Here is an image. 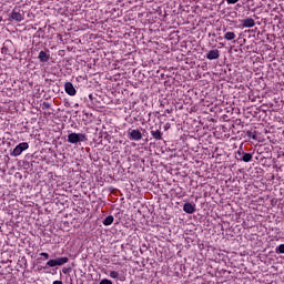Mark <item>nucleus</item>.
I'll return each mask as SVG.
<instances>
[{
    "label": "nucleus",
    "mask_w": 284,
    "mask_h": 284,
    "mask_svg": "<svg viewBox=\"0 0 284 284\" xmlns=\"http://www.w3.org/2000/svg\"><path fill=\"white\" fill-rule=\"evenodd\" d=\"M85 141H88V136H85V134L83 133H70L68 135V142L69 143H85Z\"/></svg>",
    "instance_id": "1"
},
{
    "label": "nucleus",
    "mask_w": 284,
    "mask_h": 284,
    "mask_svg": "<svg viewBox=\"0 0 284 284\" xmlns=\"http://www.w3.org/2000/svg\"><path fill=\"white\" fill-rule=\"evenodd\" d=\"M24 16H26V12L23 11V9L14 8L9 17L12 21H17L18 23H21V21H23L24 19Z\"/></svg>",
    "instance_id": "2"
},
{
    "label": "nucleus",
    "mask_w": 284,
    "mask_h": 284,
    "mask_svg": "<svg viewBox=\"0 0 284 284\" xmlns=\"http://www.w3.org/2000/svg\"><path fill=\"white\" fill-rule=\"evenodd\" d=\"M68 261H70V258H68V257H58L55 260H49L47 262V265L43 267V270H48V267H57V265H59V266L65 265V263H68Z\"/></svg>",
    "instance_id": "3"
},
{
    "label": "nucleus",
    "mask_w": 284,
    "mask_h": 284,
    "mask_svg": "<svg viewBox=\"0 0 284 284\" xmlns=\"http://www.w3.org/2000/svg\"><path fill=\"white\" fill-rule=\"evenodd\" d=\"M28 148H30L28 142H22V143L18 144L11 152V156H21V153L26 152V150H28Z\"/></svg>",
    "instance_id": "4"
},
{
    "label": "nucleus",
    "mask_w": 284,
    "mask_h": 284,
    "mask_svg": "<svg viewBox=\"0 0 284 284\" xmlns=\"http://www.w3.org/2000/svg\"><path fill=\"white\" fill-rule=\"evenodd\" d=\"M129 139L130 141H141L143 139V134L140 130L136 129H130L129 130Z\"/></svg>",
    "instance_id": "5"
},
{
    "label": "nucleus",
    "mask_w": 284,
    "mask_h": 284,
    "mask_svg": "<svg viewBox=\"0 0 284 284\" xmlns=\"http://www.w3.org/2000/svg\"><path fill=\"white\" fill-rule=\"evenodd\" d=\"M64 91L69 97H74L77 94V89H74V84H72V82L64 83Z\"/></svg>",
    "instance_id": "6"
},
{
    "label": "nucleus",
    "mask_w": 284,
    "mask_h": 284,
    "mask_svg": "<svg viewBox=\"0 0 284 284\" xmlns=\"http://www.w3.org/2000/svg\"><path fill=\"white\" fill-rule=\"evenodd\" d=\"M183 210L186 214H194L196 212V204L187 202L183 205Z\"/></svg>",
    "instance_id": "7"
},
{
    "label": "nucleus",
    "mask_w": 284,
    "mask_h": 284,
    "mask_svg": "<svg viewBox=\"0 0 284 284\" xmlns=\"http://www.w3.org/2000/svg\"><path fill=\"white\" fill-rule=\"evenodd\" d=\"M219 57H221L219 49L211 50L206 53V59H209V61H214L219 59Z\"/></svg>",
    "instance_id": "8"
},
{
    "label": "nucleus",
    "mask_w": 284,
    "mask_h": 284,
    "mask_svg": "<svg viewBox=\"0 0 284 284\" xmlns=\"http://www.w3.org/2000/svg\"><path fill=\"white\" fill-rule=\"evenodd\" d=\"M241 23L243 28H254L256 26V22L252 18L241 20Z\"/></svg>",
    "instance_id": "9"
},
{
    "label": "nucleus",
    "mask_w": 284,
    "mask_h": 284,
    "mask_svg": "<svg viewBox=\"0 0 284 284\" xmlns=\"http://www.w3.org/2000/svg\"><path fill=\"white\" fill-rule=\"evenodd\" d=\"M38 59L41 63H48L50 61V53L45 51H40Z\"/></svg>",
    "instance_id": "10"
},
{
    "label": "nucleus",
    "mask_w": 284,
    "mask_h": 284,
    "mask_svg": "<svg viewBox=\"0 0 284 284\" xmlns=\"http://www.w3.org/2000/svg\"><path fill=\"white\" fill-rule=\"evenodd\" d=\"M151 135L153 139H155V141H163V132H161V130H152Z\"/></svg>",
    "instance_id": "11"
},
{
    "label": "nucleus",
    "mask_w": 284,
    "mask_h": 284,
    "mask_svg": "<svg viewBox=\"0 0 284 284\" xmlns=\"http://www.w3.org/2000/svg\"><path fill=\"white\" fill-rule=\"evenodd\" d=\"M253 155L252 153H245V151H243V155H242V160L244 163H250V161H252Z\"/></svg>",
    "instance_id": "12"
},
{
    "label": "nucleus",
    "mask_w": 284,
    "mask_h": 284,
    "mask_svg": "<svg viewBox=\"0 0 284 284\" xmlns=\"http://www.w3.org/2000/svg\"><path fill=\"white\" fill-rule=\"evenodd\" d=\"M224 39L226 41H234V39H236V33L229 31L224 34Z\"/></svg>",
    "instance_id": "13"
},
{
    "label": "nucleus",
    "mask_w": 284,
    "mask_h": 284,
    "mask_svg": "<svg viewBox=\"0 0 284 284\" xmlns=\"http://www.w3.org/2000/svg\"><path fill=\"white\" fill-rule=\"evenodd\" d=\"M103 225H112L114 223V216L109 215L103 220Z\"/></svg>",
    "instance_id": "14"
},
{
    "label": "nucleus",
    "mask_w": 284,
    "mask_h": 284,
    "mask_svg": "<svg viewBox=\"0 0 284 284\" xmlns=\"http://www.w3.org/2000/svg\"><path fill=\"white\" fill-rule=\"evenodd\" d=\"M246 136H248V139H253V141H256V131H246Z\"/></svg>",
    "instance_id": "15"
},
{
    "label": "nucleus",
    "mask_w": 284,
    "mask_h": 284,
    "mask_svg": "<svg viewBox=\"0 0 284 284\" xmlns=\"http://www.w3.org/2000/svg\"><path fill=\"white\" fill-rule=\"evenodd\" d=\"M236 161H242L243 159V148H240L239 151L235 154Z\"/></svg>",
    "instance_id": "16"
},
{
    "label": "nucleus",
    "mask_w": 284,
    "mask_h": 284,
    "mask_svg": "<svg viewBox=\"0 0 284 284\" xmlns=\"http://www.w3.org/2000/svg\"><path fill=\"white\" fill-rule=\"evenodd\" d=\"M275 254H284V244H280V245L275 248Z\"/></svg>",
    "instance_id": "17"
},
{
    "label": "nucleus",
    "mask_w": 284,
    "mask_h": 284,
    "mask_svg": "<svg viewBox=\"0 0 284 284\" xmlns=\"http://www.w3.org/2000/svg\"><path fill=\"white\" fill-rule=\"evenodd\" d=\"M110 277H111V278H119V272H116V271H111V272H110Z\"/></svg>",
    "instance_id": "18"
},
{
    "label": "nucleus",
    "mask_w": 284,
    "mask_h": 284,
    "mask_svg": "<svg viewBox=\"0 0 284 284\" xmlns=\"http://www.w3.org/2000/svg\"><path fill=\"white\" fill-rule=\"evenodd\" d=\"M42 110H50V104L48 102H43Z\"/></svg>",
    "instance_id": "19"
},
{
    "label": "nucleus",
    "mask_w": 284,
    "mask_h": 284,
    "mask_svg": "<svg viewBox=\"0 0 284 284\" xmlns=\"http://www.w3.org/2000/svg\"><path fill=\"white\" fill-rule=\"evenodd\" d=\"M99 284H112V281L104 278Z\"/></svg>",
    "instance_id": "20"
},
{
    "label": "nucleus",
    "mask_w": 284,
    "mask_h": 284,
    "mask_svg": "<svg viewBox=\"0 0 284 284\" xmlns=\"http://www.w3.org/2000/svg\"><path fill=\"white\" fill-rule=\"evenodd\" d=\"M40 256H43L47 261L50 258V254L48 253H40Z\"/></svg>",
    "instance_id": "21"
},
{
    "label": "nucleus",
    "mask_w": 284,
    "mask_h": 284,
    "mask_svg": "<svg viewBox=\"0 0 284 284\" xmlns=\"http://www.w3.org/2000/svg\"><path fill=\"white\" fill-rule=\"evenodd\" d=\"M226 2H227L229 4H234V3H239V0H226Z\"/></svg>",
    "instance_id": "22"
},
{
    "label": "nucleus",
    "mask_w": 284,
    "mask_h": 284,
    "mask_svg": "<svg viewBox=\"0 0 284 284\" xmlns=\"http://www.w3.org/2000/svg\"><path fill=\"white\" fill-rule=\"evenodd\" d=\"M62 272H63L64 274H68V272H70V268L63 267V268H62Z\"/></svg>",
    "instance_id": "23"
},
{
    "label": "nucleus",
    "mask_w": 284,
    "mask_h": 284,
    "mask_svg": "<svg viewBox=\"0 0 284 284\" xmlns=\"http://www.w3.org/2000/svg\"><path fill=\"white\" fill-rule=\"evenodd\" d=\"M164 130H170V123H166V124L164 125Z\"/></svg>",
    "instance_id": "24"
},
{
    "label": "nucleus",
    "mask_w": 284,
    "mask_h": 284,
    "mask_svg": "<svg viewBox=\"0 0 284 284\" xmlns=\"http://www.w3.org/2000/svg\"><path fill=\"white\" fill-rule=\"evenodd\" d=\"M53 284H63L62 281H54Z\"/></svg>",
    "instance_id": "25"
},
{
    "label": "nucleus",
    "mask_w": 284,
    "mask_h": 284,
    "mask_svg": "<svg viewBox=\"0 0 284 284\" xmlns=\"http://www.w3.org/2000/svg\"><path fill=\"white\" fill-rule=\"evenodd\" d=\"M89 99H90V101H92L94 99V97L92 94H89Z\"/></svg>",
    "instance_id": "26"
},
{
    "label": "nucleus",
    "mask_w": 284,
    "mask_h": 284,
    "mask_svg": "<svg viewBox=\"0 0 284 284\" xmlns=\"http://www.w3.org/2000/svg\"><path fill=\"white\" fill-rule=\"evenodd\" d=\"M168 114H170V110H166Z\"/></svg>",
    "instance_id": "27"
}]
</instances>
